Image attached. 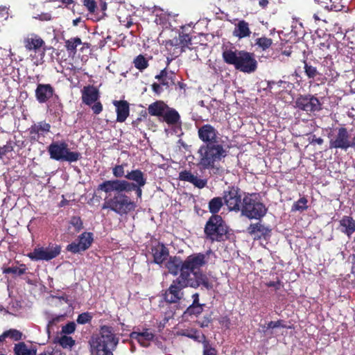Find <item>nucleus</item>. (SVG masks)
Segmentation results:
<instances>
[{"label":"nucleus","instance_id":"33","mask_svg":"<svg viewBox=\"0 0 355 355\" xmlns=\"http://www.w3.org/2000/svg\"><path fill=\"white\" fill-rule=\"evenodd\" d=\"M13 352L15 355H36L37 349L35 347L28 348L24 342H19L15 344Z\"/></svg>","mask_w":355,"mask_h":355},{"label":"nucleus","instance_id":"6","mask_svg":"<svg viewBox=\"0 0 355 355\" xmlns=\"http://www.w3.org/2000/svg\"><path fill=\"white\" fill-rule=\"evenodd\" d=\"M268 209L261 201L257 193H243V206L241 213L249 219L261 220L267 213Z\"/></svg>","mask_w":355,"mask_h":355},{"label":"nucleus","instance_id":"56","mask_svg":"<svg viewBox=\"0 0 355 355\" xmlns=\"http://www.w3.org/2000/svg\"><path fill=\"white\" fill-rule=\"evenodd\" d=\"M83 4L87 7L89 12L93 13L96 9V1L94 0H83Z\"/></svg>","mask_w":355,"mask_h":355},{"label":"nucleus","instance_id":"1","mask_svg":"<svg viewBox=\"0 0 355 355\" xmlns=\"http://www.w3.org/2000/svg\"><path fill=\"white\" fill-rule=\"evenodd\" d=\"M126 180H105L98 186V190L105 193H111L112 191H135L137 198H141L142 187L146 184V178L145 174L139 169H135L128 171L125 175Z\"/></svg>","mask_w":355,"mask_h":355},{"label":"nucleus","instance_id":"12","mask_svg":"<svg viewBox=\"0 0 355 355\" xmlns=\"http://www.w3.org/2000/svg\"><path fill=\"white\" fill-rule=\"evenodd\" d=\"M191 44V37L182 31L178 37L166 41L165 48L168 55L178 58L187 49H190Z\"/></svg>","mask_w":355,"mask_h":355},{"label":"nucleus","instance_id":"58","mask_svg":"<svg viewBox=\"0 0 355 355\" xmlns=\"http://www.w3.org/2000/svg\"><path fill=\"white\" fill-rule=\"evenodd\" d=\"M35 19H39L40 21H50L52 19L51 13L44 12L40 15H37V17H35Z\"/></svg>","mask_w":355,"mask_h":355},{"label":"nucleus","instance_id":"29","mask_svg":"<svg viewBox=\"0 0 355 355\" xmlns=\"http://www.w3.org/2000/svg\"><path fill=\"white\" fill-rule=\"evenodd\" d=\"M304 73L309 79L317 80L322 83H324L327 78L318 71L315 67L311 64L310 62L304 60Z\"/></svg>","mask_w":355,"mask_h":355},{"label":"nucleus","instance_id":"17","mask_svg":"<svg viewBox=\"0 0 355 355\" xmlns=\"http://www.w3.org/2000/svg\"><path fill=\"white\" fill-rule=\"evenodd\" d=\"M61 252V247L58 245H49L48 248H35L27 257L33 261H50L58 257Z\"/></svg>","mask_w":355,"mask_h":355},{"label":"nucleus","instance_id":"57","mask_svg":"<svg viewBox=\"0 0 355 355\" xmlns=\"http://www.w3.org/2000/svg\"><path fill=\"white\" fill-rule=\"evenodd\" d=\"M266 286L267 287H273L276 291H278L283 286L282 282L277 279V281H270L269 282L266 283Z\"/></svg>","mask_w":355,"mask_h":355},{"label":"nucleus","instance_id":"14","mask_svg":"<svg viewBox=\"0 0 355 355\" xmlns=\"http://www.w3.org/2000/svg\"><path fill=\"white\" fill-rule=\"evenodd\" d=\"M243 193L238 187H228L227 190L223 191V198L225 205L230 211L239 212L243 206Z\"/></svg>","mask_w":355,"mask_h":355},{"label":"nucleus","instance_id":"59","mask_svg":"<svg viewBox=\"0 0 355 355\" xmlns=\"http://www.w3.org/2000/svg\"><path fill=\"white\" fill-rule=\"evenodd\" d=\"M330 46H331V44L329 42V40H326L325 42H320L318 44V48L322 51L329 49L330 48Z\"/></svg>","mask_w":355,"mask_h":355},{"label":"nucleus","instance_id":"3","mask_svg":"<svg viewBox=\"0 0 355 355\" xmlns=\"http://www.w3.org/2000/svg\"><path fill=\"white\" fill-rule=\"evenodd\" d=\"M222 58L227 64L233 65L236 70L251 73L257 69V61L252 53L235 48L225 49L223 51Z\"/></svg>","mask_w":355,"mask_h":355},{"label":"nucleus","instance_id":"13","mask_svg":"<svg viewBox=\"0 0 355 355\" xmlns=\"http://www.w3.org/2000/svg\"><path fill=\"white\" fill-rule=\"evenodd\" d=\"M83 103L91 107L94 114H99L103 111V105L99 101L100 93L94 85L85 86L81 90Z\"/></svg>","mask_w":355,"mask_h":355},{"label":"nucleus","instance_id":"30","mask_svg":"<svg viewBox=\"0 0 355 355\" xmlns=\"http://www.w3.org/2000/svg\"><path fill=\"white\" fill-rule=\"evenodd\" d=\"M130 337L137 340L142 347H147L150 345V341L154 338V334L146 329L143 332L133 331L131 333Z\"/></svg>","mask_w":355,"mask_h":355},{"label":"nucleus","instance_id":"19","mask_svg":"<svg viewBox=\"0 0 355 355\" xmlns=\"http://www.w3.org/2000/svg\"><path fill=\"white\" fill-rule=\"evenodd\" d=\"M35 96L37 102L41 104L46 103L53 97L59 98L55 94V88L49 83H38L35 90Z\"/></svg>","mask_w":355,"mask_h":355},{"label":"nucleus","instance_id":"2","mask_svg":"<svg viewBox=\"0 0 355 355\" xmlns=\"http://www.w3.org/2000/svg\"><path fill=\"white\" fill-rule=\"evenodd\" d=\"M211 252V250H209L207 251L206 254H192L186 258L183 265V269L189 275L186 279L191 282L193 281L197 288L202 286L208 291L211 290L214 285L207 275L200 270L207 264V257Z\"/></svg>","mask_w":355,"mask_h":355},{"label":"nucleus","instance_id":"32","mask_svg":"<svg viewBox=\"0 0 355 355\" xmlns=\"http://www.w3.org/2000/svg\"><path fill=\"white\" fill-rule=\"evenodd\" d=\"M162 121L168 125H177L180 121V115L174 108L168 107L162 116Z\"/></svg>","mask_w":355,"mask_h":355},{"label":"nucleus","instance_id":"43","mask_svg":"<svg viewBox=\"0 0 355 355\" xmlns=\"http://www.w3.org/2000/svg\"><path fill=\"white\" fill-rule=\"evenodd\" d=\"M155 18L154 22L157 25H166L168 21V17L166 13L162 10H155Z\"/></svg>","mask_w":355,"mask_h":355},{"label":"nucleus","instance_id":"53","mask_svg":"<svg viewBox=\"0 0 355 355\" xmlns=\"http://www.w3.org/2000/svg\"><path fill=\"white\" fill-rule=\"evenodd\" d=\"M212 322L211 315H207L203 317L202 320L199 321L198 323L200 327H207Z\"/></svg>","mask_w":355,"mask_h":355},{"label":"nucleus","instance_id":"8","mask_svg":"<svg viewBox=\"0 0 355 355\" xmlns=\"http://www.w3.org/2000/svg\"><path fill=\"white\" fill-rule=\"evenodd\" d=\"M184 276L173 279L169 287L162 294L164 300L168 304H176L184 297L183 289L187 287L198 288L194 282L187 281Z\"/></svg>","mask_w":355,"mask_h":355},{"label":"nucleus","instance_id":"25","mask_svg":"<svg viewBox=\"0 0 355 355\" xmlns=\"http://www.w3.org/2000/svg\"><path fill=\"white\" fill-rule=\"evenodd\" d=\"M179 179L182 181L188 182L193 184L198 189H202L206 187L207 180L206 179H200L192 174L190 171H182L179 173Z\"/></svg>","mask_w":355,"mask_h":355},{"label":"nucleus","instance_id":"40","mask_svg":"<svg viewBox=\"0 0 355 355\" xmlns=\"http://www.w3.org/2000/svg\"><path fill=\"white\" fill-rule=\"evenodd\" d=\"M133 64L135 67L140 71H143L149 66L148 60L141 54H139L135 58Z\"/></svg>","mask_w":355,"mask_h":355},{"label":"nucleus","instance_id":"38","mask_svg":"<svg viewBox=\"0 0 355 355\" xmlns=\"http://www.w3.org/2000/svg\"><path fill=\"white\" fill-rule=\"evenodd\" d=\"M205 306V304L198 305H189L184 312V314L186 315H194L196 317H198L203 312Z\"/></svg>","mask_w":355,"mask_h":355},{"label":"nucleus","instance_id":"4","mask_svg":"<svg viewBox=\"0 0 355 355\" xmlns=\"http://www.w3.org/2000/svg\"><path fill=\"white\" fill-rule=\"evenodd\" d=\"M223 141L202 145L199 150L200 164L203 168H212L216 162L220 161L227 156V151L223 145Z\"/></svg>","mask_w":355,"mask_h":355},{"label":"nucleus","instance_id":"41","mask_svg":"<svg viewBox=\"0 0 355 355\" xmlns=\"http://www.w3.org/2000/svg\"><path fill=\"white\" fill-rule=\"evenodd\" d=\"M27 270V267L25 264L21 263L20 264L19 267H8V268H3V274H14L17 275L18 276H21L26 273Z\"/></svg>","mask_w":355,"mask_h":355},{"label":"nucleus","instance_id":"7","mask_svg":"<svg viewBox=\"0 0 355 355\" xmlns=\"http://www.w3.org/2000/svg\"><path fill=\"white\" fill-rule=\"evenodd\" d=\"M124 191L116 193L103 204V209H109L121 216L134 211L137 207V202L132 200Z\"/></svg>","mask_w":355,"mask_h":355},{"label":"nucleus","instance_id":"63","mask_svg":"<svg viewBox=\"0 0 355 355\" xmlns=\"http://www.w3.org/2000/svg\"><path fill=\"white\" fill-rule=\"evenodd\" d=\"M259 4L261 7H262L263 8H265L267 7V6L268 4V0H260L259 2Z\"/></svg>","mask_w":355,"mask_h":355},{"label":"nucleus","instance_id":"48","mask_svg":"<svg viewBox=\"0 0 355 355\" xmlns=\"http://www.w3.org/2000/svg\"><path fill=\"white\" fill-rule=\"evenodd\" d=\"M112 348L90 349V352L94 355H114Z\"/></svg>","mask_w":355,"mask_h":355},{"label":"nucleus","instance_id":"27","mask_svg":"<svg viewBox=\"0 0 355 355\" xmlns=\"http://www.w3.org/2000/svg\"><path fill=\"white\" fill-rule=\"evenodd\" d=\"M24 45L26 50L36 52L43 45L44 41L37 35L32 34L24 40Z\"/></svg>","mask_w":355,"mask_h":355},{"label":"nucleus","instance_id":"49","mask_svg":"<svg viewBox=\"0 0 355 355\" xmlns=\"http://www.w3.org/2000/svg\"><path fill=\"white\" fill-rule=\"evenodd\" d=\"M65 315H59L55 317H53L51 320H50L48 322L46 327V331L49 334H50L51 329L53 325H55L57 323L64 320Z\"/></svg>","mask_w":355,"mask_h":355},{"label":"nucleus","instance_id":"47","mask_svg":"<svg viewBox=\"0 0 355 355\" xmlns=\"http://www.w3.org/2000/svg\"><path fill=\"white\" fill-rule=\"evenodd\" d=\"M92 315L89 312L82 313L77 318V322L80 324L89 323L92 320Z\"/></svg>","mask_w":355,"mask_h":355},{"label":"nucleus","instance_id":"31","mask_svg":"<svg viewBox=\"0 0 355 355\" xmlns=\"http://www.w3.org/2000/svg\"><path fill=\"white\" fill-rule=\"evenodd\" d=\"M168 105L162 101H156L149 105L148 107V114L150 116L162 117Z\"/></svg>","mask_w":355,"mask_h":355},{"label":"nucleus","instance_id":"18","mask_svg":"<svg viewBox=\"0 0 355 355\" xmlns=\"http://www.w3.org/2000/svg\"><path fill=\"white\" fill-rule=\"evenodd\" d=\"M198 136L204 145L222 141L218 131L209 123L204 124L198 128Z\"/></svg>","mask_w":355,"mask_h":355},{"label":"nucleus","instance_id":"16","mask_svg":"<svg viewBox=\"0 0 355 355\" xmlns=\"http://www.w3.org/2000/svg\"><path fill=\"white\" fill-rule=\"evenodd\" d=\"M295 107L306 113L318 112L322 110V103L320 100L313 95H300L295 101Z\"/></svg>","mask_w":355,"mask_h":355},{"label":"nucleus","instance_id":"55","mask_svg":"<svg viewBox=\"0 0 355 355\" xmlns=\"http://www.w3.org/2000/svg\"><path fill=\"white\" fill-rule=\"evenodd\" d=\"M202 355H217V351L214 347H212L209 342L207 345L203 346V354Z\"/></svg>","mask_w":355,"mask_h":355},{"label":"nucleus","instance_id":"52","mask_svg":"<svg viewBox=\"0 0 355 355\" xmlns=\"http://www.w3.org/2000/svg\"><path fill=\"white\" fill-rule=\"evenodd\" d=\"M76 330V324L74 322H69L62 328V332L65 334H73Z\"/></svg>","mask_w":355,"mask_h":355},{"label":"nucleus","instance_id":"34","mask_svg":"<svg viewBox=\"0 0 355 355\" xmlns=\"http://www.w3.org/2000/svg\"><path fill=\"white\" fill-rule=\"evenodd\" d=\"M233 33L234 36L239 38L249 37L251 31L249 28L248 23L244 20L239 21L236 24Z\"/></svg>","mask_w":355,"mask_h":355},{"label":"nucleus","instance_id":"24","mask_svg":"<svg viewBox=\"0 0 355 355\" xmlns=\"http://www.w3.org/2000/svg\"><path fill=\"white\" fill-rule=\"evenodd\" d=\"M151 251L154 262L159 265L162 264L169 256L168 249L162 243L152 247Z\"/></svg>","mask_w":355,"mask_h":355},{"label":"nucleus","instance_id":"62","mask_svg":"<svg viewBox=\"0 0 355 355\" xmlns=\"http://www.w3.org/2000/svg\"><path fill=\"white\" fill-rule=\"evenodd\" d=\"M177 58V57H173V55H168L167 54V56H166V67L168 68V65L170 64V63L174 60Z\"/></svg>","mask_w":355,"mask_h":355},{"label":"nucleus","instance_id":"21","mask_svg":"<svg viewBox=\"0 0 355 355\" xmlns=\"http://www.w3.org/2000/svg\"><path fill=\"white\" fill-rule=\"evenodd\" d=\"M248 233L254 236V240H268L271 236L272 229L263 224L261 220L255 223H251L247 228Z\"/></svg>","mask_w":355,"mask_h":355},{"label":"nucleus","instance_id":"61","mask_svg":"<svg viewBox=\"0 0 355 355\" xmlns=\"http://www.w3.org/2000/svg\"><path fill=\"white\" fill-rule=\"evenodd\" d=\"M119 20L120 22L124 24L127 28H130L133 24L132 19L131 17H127L125 20H121V17H119Z\"/></svg>","mask_w":355,"mask_h":355},{"label":"nucleus","instance_id":"44","mask_svg":"<svg viewBox=\"0 0 355 355\" xmlns=\"http://www.w3.org/2000/svg\"><path fill=\"white\" fill-rule=\"evenodd\" d=\"M58 343L63 348H71L75 345L76 341L72 337L64 335L59 338Z\"/></svg>","mask_w":355,"mask_h":355},{"label":"nucleus","instance_id":"60","mask_svg":"<svg viewBox=\"0 0 355 355\" xmlns=\"http://www.w3.org/2000/svg\"><path fill=\"white\" fill-rule=\"evenodd\" d=\"M193 302L191 305H198V304H202L200 302V295L198 293H195L191 295Z\"/></svg>","mask_w":355,"mask_h":355},{"label":"nucleus","instance_id":"26","mask_svg":"<svg viewBox=\"0 0 355 355\" xmlns=\"http://www.w3.org/2000/svg\"><path fill=\"white\" fill-rule=\"evenodd\" d=\"M113 105L116 107V121L124 122L130 114L129 103L126 101H114Z\"/></svg>","mask_w":355,"mask_h":355},{"label":"nucleus","instance_id":"5","mask_svg":"<svg viewBox=\"0 0 355 355\" xmlns=\"http://www.w3.org/2000/svg\"><path fill=\"white\" fill-rule=\"evenodd\" d=\"M229 227L220 215H211L204 227L205 238L214 242H222L227 239Z\"/></svg>","mask_w":355,"mask_h":355},{"label":"nucleus","instance_id":"45","mask_svg":"<svg viewBox=\"0 0 355 355\" xmlns=\"http://www.w3.org/2000/svg\"><path fill=\"white\" fill-rule=\"evenodd\" d=\"M272 44V40L266 37H261L256 40V44L259 46L263 51L270 48Z\"/></svg>","mask_w":355,"mask_h":355},{"label":"nucleus","instance_id":"37","mask_svg":"<svg viewBox=\"0 0 355 355\" xmlns=\"http://www.w3.org/2000/svg\"><path fill=\"white\" fill-rule=\"evenodd\" d=\"M184 335L198 343H202L203 346L209 342L206 336L204 334H200L197 329H191L190 331L184 333Z\"/></svg>","mask_w":355,"mask_h":355},{"label":"nucleus","instance_id":"51","mask_svg":"<svg viewBox=\"0 0 355 355\" xmlns=\"http://www.w3.org/2000/svg\"><path fill=\"white\" fill-rule=\"evenodd\" d=\"M13 145L11 141H7L6 144L3 146H0V157L1 158L3 155L8 153H10L13 150Z\"/></svg>","mask_w":355,"mask_h":355},{"label":"nucleus","instance_id":"9","mask_svg":"<svg viewBox=\"0 0 355 355\" xmlns=\"http://www.w3.org/2000/svg\"><path fill=\"white\" fill-rule=\"evenodd\" d=\"M119 343V338L114 334L112 327H101L98 335L92 336L89 340L90 349L112 348L115 349Z\"/></svg>","mask_w":355,"mask_h":355},{"label":"nucleus","instance_id":"23","mask_svg":"<svg viewBox=\"0 0 355 355\" xmlns=\"http://www.w3.org/2000/svg\"><path fill=\"white\" fill-rule=\"evenodd\" d=\"M183 265L184 261H182L180 257L173 256L170 257L166 266L171 275H177L178 272H180L179 276L183 275L184 279H186L189 275L186 273L185 270L183 269Z\"/></svg>","mask_w":355,"mask_h":355},{"label":"nucleus","instance_id":"20","mask_svg":"<svg viewBox=\"0 0 355 355\" xmlns=\"http://www.w3.org/2000/svg\"><path fill=\"white\" fill-rule=\"evenodd\" d=\"M93 240V234L85 232L78 236V243L72 242L67 246L66 250L74 254L85 251L92 245Z\"/></svg>","mask_w":355,"mask_h":355},{"label":"nucleus","instance_id":"22","mask_svg":"<svg viewBox=\"0 0 355 355\" xmlns=\"http://www.w3.org/2000/svg\"><path fill=\"white\" fill-rule=\"evenodd\" d=\"M51 130V125L45 121L33 124L28 129L31 139L38 141L41 137H44Z\"/></svg>","mask_w":355,"mask_h":355},{"label":"nucleus","instance_id":"39","mask_svg":"<svg viewBox=\"0 0 355 355\" xmlns=\"http://www.w3.org/2000/svg\"><path fill=\"white\" fill-rule=\"evenodd\" d=\"M308 200L306 197L300 198L297 201L295 202L291 207V212L300 211L302 212L308 209Z\"/></svg>","mask_w":355,"mask_h":355},{"label":"nucleus","instance_id":"10","mask_svg":"<svg viewBox=\"0 0 355 355\" xmlns=\"http://www.w3.org/2000/svg\"><path fill=\"white\" fill-rule=\"evenodd\" d=\"M48 153L52 159L75 162L81 158V154L77 151H71L64 141L52 142L47 148Z\"/></svg>","mask_w":355,"mask_h":355},{"label":"nucleus","instance_id":"36","mask_svg":"<svg viewBox=\"0 0 355 355\" xmlns=\"http://www.w3.org/2000/svg\"><path fill=\"white\" fill-rule=\"evenodd\" d=\"M82 44V40L78 37H71L69 40H65L64 46L67 51L70 55H76L77 53V46Z\"/></svg>","mask_w":355,"mask_h":355},{"label":"nucleus","instance_id":"64","mask_svg":"<svg viewBox=\"0 0 355 355\" xmlns=\"http://www.w3.org/2000/svg\"><path fill=\"white\" fill-rule=\"evenodd\" d=\"M312 142H315V143H316V144H319V145H321V144H323L324 140H323V139H322V138H321V137H318V138H315V139H313V141H312Z\"/></svg>","mask_w":355,"mask_h":355},{"label":"nucleus","instance_id":"11","mask_svg":"<svg viewBox=\"0 0 355 355\" xmlns=\"http://www.w3.org/2000/svg\"><path fill=\"white\" fill-rule=\"evenodd\" d=\"M329 148L347 150L349 148H355V137H352L345 127L337 128L335 132L329 134Z\"/></svg>","mask_w":355,"mask_h":355},{"label":"nucleus","instance_id":"54","mask_svg":"<svg viewBox=\"0 0 355 355\" xmlns=\"http://www.w3.org/2000/svg\"><path fill=\"white\" fill-rule=\"evenodd\" d=\"M277 327L287 328V327L283 324V321L282 320H278L277 321H270L267 324L266 329H275Z\"/></svg>","mask_w":355,"mask_h":355},{"label":"nucleus","instance_id":"35","mask_svg":"<svg viewBox=\"0 0 355 355\" xmlns=\"http://www.w3.org/2000/svg\"><path fill=\"white\" fill-rule=\"evenodd\" d=\"M224 200L223 197H214L211 199L208 204V209L211 215H218V213L220 211L224 205Z\"/></svg>","mask_w":355,"mask_h":355},{"label":"nucleus","instance_id":"42","mask_svg":"<svg viewBox=\"0 0 355 355\" xmlns=\"http://www.w3.org/2000/svg\"><path fill=\"white\" fill-rule=\"evenodd\" d=\"M125 166L126 164H116L112 168V174L114 178H116L115 180H121V178H125Z\"/></svg>","mask_w":355,"mask_h":355},{"label":"nucleus","instance_id":"50","mask_svg":"<svg viewBox=\"0 0 355 355\" xmlns=\"http://www.w3.org/2000/svg\"><path fill=\"white\" fill-rule=\"evenodd\" d=\"M70 223L75 227L77 232H80L83 228V221L79 216H73Z\"/></svg>","mask_w":355,"mask_h":355},{"label":"nucleus","instance_id":"28","mask_svg":"<svg viewBox=\"0 0 355 355\" xmlns=\"http://www.w3.org/2000/svg\"><path fill=\"white\" fill-rule=\"evenodd\" d=\"M340 231L350 237L355 232V220L350 216H344L339 221Z\"/></svg>","mask_w":355,"mask_h":355},{"label":"nucleus","instance_id":"15","mask_svg":"<svg viewBox=\"0 0 355 355\" xmlns=\"http://www.w3.org/2000/svg\"><path fill=\"white\" fill-rule=\"evenodd\" d=\"M155 78L159 81V83H153L151 85V88L153 92L157 95H160L162 93L164 87L166 89H168L172 85H174L175 84V73L171 71H168L167 67H165L164 69L161 70L159 73L155 76Z\"/></svg>","mask_w":355,"mask_h":355},{"label":"nucleus","instance_id":"46","mask_svg":"<svg viewBox=\"0 0 355 355\" xmlns=\"http://www.w3.org/2000/svg\"><path fill=\"white\" fill-rule=\"evenodd\" d=\"M8 338H10L15 341H19L22 339L23 334L17 329H10L6 331Z\"/></svg>","mask_w":355,"mask_h":355}]
</instances>
